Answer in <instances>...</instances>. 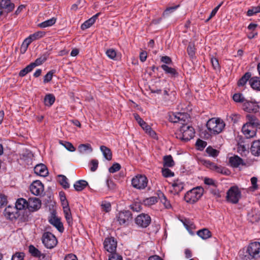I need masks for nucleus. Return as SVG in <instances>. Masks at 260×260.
<instances>
[{
    "label": "nucleus",
    "instance_id": "59",
    "mask_svg": "<svg viewBox=\"0 0 260 260\" xmlns=\"http://www.w3.org/2000/svg\"><path fill=\"white\" fill-rule=\"evenodd\" d=\"M106 54L110 59H114L116 57V52L113 49H109L106 51Z\"/></svg>",
    "mask_w": 260,
    "mask_h": 260
},
{
    "label": "nucleus",
    "instance_id": "6",
    "mask_svg": "<svg viewBox=\"0 0 260 260\" xmlns=\"http://www.w3.org/2000/svg\"><path fill=\"white\" fill-rule=\"evenodd\" d=\"M42 242L44 246L49 249L54 248L57 244L55 236L50 232H45L42 236Z\"/></svg>",
    "mask_w": 260,
    "mask_h": 260
},
{
    "label": "nucleus",
    "instance_id": "27",
    "mask_svg": "<svg viewBox=\"0 0 260 260\" xmlns=\"http://www.w3.org/2000/svg\"><path fill=\"white\" fill-rule=\"evenodd\" d=\"M63 210L65 218L68 224L71 225L73 223V219L69 206H64L63 207Z\"/></svg>",
    "mask_w": 260,
    "mask_h": 260
},
{
    "label": "nucleus",
    "instance_id": "53",
    "mask_svg": "<svg viewBox=\"0 0 260 260\" xmlns=\"http://www.w3.org/2000/svg\"><path fill=\"white\" fill-rule=\"evenodd\" d=\"M131 209L136 212H140L141 211V204L139 202H134L131 205Z\"/></svg>",
    "mask_w": 260,
    "mask_h": 260
},
{
    "label": "nucleus",
    "instance_id": "22",
    "mask_svg": "<svg viewBox=\"0 0 260 260\" xmlns=\"http://www.w3.org/2000/svg\"><path fill=\"white\" fill-rule=\"evenodd\" d=\"M78 151L81 154H87L92 152L93 149L90 144H82L79 145Z\"/></svg>",
    "mask_w": 260,
    "mask_h": 260
},
{
    "label": "nucleus",
    "instance_id": "14",
    "mask_svg": "<svg viewBox=\"0 0 260 260\" xmlns=\"http://www.w3.org/2000/svg\"><path fill=\"white\" fill-rule=\"evenodd\" d=\"M4 215L7 218L11 220L16 219L19 216L18 212L14 206H8L4 211Z\"/></svg>",
    "mask_w": 260,
    "mask_h": 260
},
{
    "label": "nucleus",
    "instance_id": "29",
    "mask_svg": "<svg viewBox=\"0 0 260 260\" xmlns=\"http://www.w3.org/2000/svg\"><path fill=\"white\" fill-rule=\"evenodd\" d=\"M15 207L17 211L27 208V201L23 198L18 199L16 202Z\"/></svg>",
    "mask_w": 260,
    "mask_h": 260
},
{
    "label": "nucleus",
    "instance_id": "55",
    "mask_svg": "<svg viewBox=\"0 0 260 260\" xmlns=\"http://www.w3.org/2000/svg\"><path fill=\"white\" fill-rule=\"evenodd\" d=\"M196 146L198 147L199 150H202L205 148V147L207 145V142L202 140L201 139H198L196 142Z\"/></svg>",
    "mask_w": 260,
    "mask_h": 260
},
{
    "label": "nucleus",
    "instance_id": "35",
    "mask_svg": "<svg viewBox=\"0 0 260 260\" xmlns=\"http://www.w3.org/2000/svg\"><path fill=\"white\" fill-rule=\"evenodd\" d=\"M175 163L171 155H166L164 157V166L166 167H172Z\"/></svg>",
    "mask_w": 260,
    "mask_h": 260
},
{
    "label": "nucleus",
    "instance_id": "50",
    "mask_svg": "<svg viewBox=\"0 0 260 260\" xmlns=\"http://www.w3.org/2000/svg\"><path fill=\"white\" fill-rule=\"evenodd\" d=\"M206 152L209 156L216 157L218 155L219 152L211 147H208L206 149Z\"/></svg>",
    "mask_w": 260,
    "mask_h": 260
},
{
    "label": "nucleus",
    "instance_id": "7",
    "mask_svg": "<svg viewBox=\"0 0 260 260\" xmlns=\"http://www.w3.org/2000/svg\"><path fill=\"white\" fill-rule=\"evenodd\" d=\"M148 179L146 176L138 175L134 177L132 180L133 186L138 189H144L147 186Z\"/></svg>",
    "mask_w": 260,
    "mask_h": 260
},
{
    "label": "nucleus",
    "instance_id": "43",
    "mask_svg": "<svg viewBox=\"0 0 260 260\" xmlns=\"http://www.w3.org/2000/svg\"><path fill=\"white\" fill-rule=\"evenodd\" d=\"M142 128L146 131V133H148L150 136L154 138L156 136V134L154 131L152 129L149 125H148L146 122L145 124L141 126Z\"/></svg>",
    "mask_w": 260,
    "mask_h": 260
},
{
    "label": "nucleus",
    "instance_id": "33",
    "mask_svg": "<svg viewBox=\"0 0 260 260\" xmlns=\"http://www.w3.org/2000/svg\"><path fill=\"white\" fill-rule=\"evenodd\" d=\"M88 185L87 181L84 180L77 181L74 184V187L76 191H80L84 189Z\"/></svg>",
    "mask_w": 260,
    "mask_h": 260
},
{
    "label": "nucleus",
    "instance_id": "4",
    "mask_svg": "<svg viewBox=\"0 0 260 260\" xmlns=\"http://www.w3.org/2000/svg\"><path fill=\"white\" fill-rule=\"evenodd\" d=\"M194 128L189 125H182L180 127V133L176 134V137L182 141H188L193 138Z\"/></svg>",
    "mask_w": 260,
    "mask_h": 260
},
{
    "label": "nucleus",
    "instance_id": "8",
    "mask_svg": "<svg viewBox=\"0 0 260 260\" xmlns=\"http://www.w3.org/2000/svg\"><path fill=\"white\" fill-rule=\"evenodd\" d=\"M189 115L186 113L178 112L170 116L171 121L174 123L180 122L182 125H187L185 123L189 120Z\"/></svg>",
    "mask_w": 260,
    "mask_h": 260
},
{
    "label": "nucleus",
    "instance_id": "5",
    "mask_svg": "<svg viewBox=\"0 0 260 260\" xmlns=\"http://www.w3.org/2000/svg\"><path fill=\"white\" fill-rule=\"evenodd\" d=\"M241 193L237 186H232L226 192V200L231 203L237 204L241 198Z\"/></svg>",
    "mask_w": 260,
    "mask_h": 260
},
{
    "label": "nucleus",
    "instance_id": "58",
    "mask_svg": "<svg viewBox=\"0 0 260 260\" xmlns=\"http://www.w3.org/2000/svg\"><path fill=\"white\" fill-rule=\"evenodd\" d=\"M99 161L96 159H92L90 162V171L91 172L95 171L98 168Z\"/></svg>",
    "mask_w": 260,
    "mask_h": 260
},
{
    "label": "nucleus",
    "instance_id": "42",
    "mask_svg": "<svg viewBox=\"0 0 260 260\" xmlns=\"http://www.w3.org/2000/svg\"><path fill=\"white\" fill-rule=\"evenodd\" d=\"M260 12V6L252 7L247 12V15L248 16H253L258 13Z\"/></svg>",
    "mask_w": 260,
    "mask_h": 260
},
{
    "label": "nucleus",
    "instance_id": "28",
    "mask_svg": "<svg viewBox=\"0 0 260 260\" xmlns=\"http://www.w3.org/2000/svg\"><path fill=\"white\" fill-rule=\"evenodd\" d=\"M100 150L104 158L107 160H111L112 158V153L111 150L105 146H101Z\"/></svg>",
    "mask_w": 260,
    "mask_h": 260
},
{
    "label": "nucleus",
    "instance_id": "32",
    "mask_svg": "<svg viewBox=\"0 0 260 260\" xmlns=\"http://www.w3.org/2000/svg\"><path fill=\"white\" fill-rule=\"evenodd\" d=\"M45 35V32L43 31H39L34 33L29 36L26 39L30 41V42L31 43L32 41L35 40H38L40 38H43Z\"/></svg>",
    "mask_w": 260,
    "mask_h": 260
},
{
    "label": "nucleus",
    "instance_id": "52",
    "mask_svg": "<svg viewBox=\"0 0 260 260\" xmlns=\"http://www.w3.org/2000/svg\"><path fill=\"white\" fill-rule=\"evenodd\" d=\"M24 253L22 252H17L14 254L11 260H24Z\"/></svg>",
    "mask_w": 260,
    "mask_h": 260
},
{
    "label": "nucleus",
    "instance_id": "51",
    "mask_svg": "<svg viewBox=\"0 0 260 260\" xmlns=\"http://www.w3.org/2000/svg\"><path fill=\"white\" fill-rule=\"evenodd\" d=\"M55 70H51L48 72L44 77V83H46L50 82L52 80L53 75L55 73Z\"/></svg>",
    "mask_w": 260,
    "mask_h": 260
},
{
    "label": "nucleus",
    "instance_id": "64",
    "mask_svg": "<svg viewBox=\"0 0 260 260\" xmlns=\"http://www.w3.org/2000/svg\"><path fill=\"white\" fill-rule=\"evenodd\" d=\"M134 117L139 125L141 126L145 124V122L137 114H134Z\"/></svg>",
    "mask_w": 260,
    "mask_h": 260
},
{
    "label": "nucleus",
    "instance_id": "16",
    "mask_svg": "<svg viewBox=\"0 0 260 260\" xmlns=\"http://www.w3.org/2000/svg\"><path fill=\"white\" fill-rule=\"evenodd\" d=\"M256 129L245 123L242 127V131L247 138H250L255 136Z\"/></svg>",
    "mask_w": 260,
    "mask_h": 260
},
{
    "label": "nucleus",
    "instance_id": "13",
    "mask_svg": "<svg viewBox=\"0 0 260 260\" xmlns=\"http://www.w3.org/2000/svg\"><path fill=\"white\" fill-rule=\"evenodd\" d=\"M104 246L106 250L112 253L116 249L117 242L113 237L107 238L104 241Z\"/></svg>",
    "mask_w": 260,
    "mask_h": 260
},
{
    "label": "nucleus",
    "instance_id": "44",
    "mask_svg": "<svg viewBox=\"0 0 260 260\" xmlns=\"http://www.w3.org/2000/svg\"><path fill=\"white\" fill-rule=\"evenodd\" d=\"M160 202L164 205L166 208L170 209L171 208V205L170 202L167 200L166 197L163 194H161V196L159 197Z\"/></svg>",
    "mask_w": 260,
    "mask_h": 260
},
{
    "label": "nucleus",
    "instance_id": "26",
    "mask_svg": "<svg viewBox=\"0 0 260 260\" xmlns=\"http://www.w3.org/2000/svg\"><path fill=\"white\" fill-rule=\"evenodd\" d=\"M249 84L252 88L260 91V78L253 77L249 80Z\"/></svg>",
    "mask_w": 260,
    "mask_h": 260
},
{
    "label": "nucleus",
    "instance_id": "1",
    "mask_svg": "<svg viewBox=\"0 0 260 260\" xmlns=\"http://www.w3.org/2000/svg\"><path fill=\"white\" fill-rule=\"evenodd\" d=\"M206 126L211 134L217 135L223 131L225 123L220 118H212L207 122Z\"/></svg>",
    "mask_w": 260,
    "mask_h": 260
},
{
    "label": "nucleus",
    "instance_id": "3",
    "mask_svg": "<svg viewBox=\"0 0 260 260\" xmlns=\"http://www.w3.org/2000/svg\"><path fill=\"white\" fill-rule=\"evenodd\" d=\"M204 189L201 187H197L187 191L184 196L185 201L188 203L193 204L203 196Z\"/></svg>",
    "mask_w": 260,
    "mask_h": 260
},
{
    "label": "nucleus",
    "instance_id": "15",
    "mask_svg": "<svg viewBox=\"0 0 260 260\" xmlns=\"http://www.w3.org/2000/svg\"><path fill=\"white\" fill-rule=\"evenodd\" d=\"M41 201L37 198H30L27 201V209L30 211H35L40 208Z\"/></svg>",
    "mask_w": 260,
    "mask_h": 260
},
{
    "label": "nucleus",
    "instance_id": "41",
    "mask_svg": "<svg viewBox=\"0 0 260 260\" xmlns=\"http://www.w3.org/2000/svg\"><path fill=\"white\" fill-rule=\"evenodd\" d=\"M157 202V198L156 197H151L147 198L143 201L145 205L151 206Z\"/></svg>",
    "mask_w": 260,
    "mask_h": 260
},
{
    "label": "nucleus",
    "instance_id": "20",
    "mask_svg": "<svg viewBox=\"0 0 260 260\" xmlns=\"http://www.w3.org/2000/svg\"><path fill=\"white\" fill-rule=\"evenodd\" d=\"M0 6L7 13L12 11L14 8V4L10 0H0Z\"/></svg>",
    "mask_w": 260,
    "mask_h": 260
},
{
    "label": "nucleus",
    "instance_id": "49",
    "mask_svg": "<svg viewBox=\"0 0 260 260\" xmlns=\"http://www.w3.org/2000/svg\"><path fill=\"white\" fill-rule=\"evenodd\" d=\"M162 176L166 178L174 176V173L168 168H162L161 170Z\"/></svg>",
    "mask_w": 260,
    "mask_h": 260
},
{
    "label": "nucleus",
    "instance_id": "2",
    "mask_svg": "<svg viewBox=\"0 0 260 260\" xmlns=\"http://www.w3.org/2000/svg\"><path fill=\"white\" fill-rule=\"evenodd\" d=\"M246 253L241 256L242 260H251L260 257V243L253 242L250 243L247 247Z\"/></svg>",
    "mask_w": 260,
    "mask_h": 260
},
{
    "label": "nucleus",
    "instance_id": "34",
    "mask_svg": "<svg viewBox=\"0 0 260 260\" xmlns=\"http://www.w3.org/2000/svg\"><path fill=\"white\" fill-rule=\"evenodd\" d=\"M197 235L204 240L207 239L211 237V232L207 229H203L198 231Z\"/></svg>",
    "mask_w": 260,
    "mask_h": 260
},
{
    "label": "nucleus",
    "instance_id": "54",
    "mask_svg": "<svg viewBox=\"0 0 260 260\" xmlns=\"http://www.w3.org/2000/svg\"><path fill=\"white\" fill-rule=\"evenodd\" d=\"M101 207L102 210L106 212H109L111 209V204L106 201H104L102 203Z\"/></svg>",
    "mask_w": 260,
    "mask_h": 260
},
{
    "label": "nucleus",
    "instance_id": "48",
    "mask_svg": "<svg viewBox=\"0 0 260 260\" xmlns=\"http://www.w3.org/2000/svg\"><path fill=\"white\" fill-rule=\"evenodd\" d=\"M31 43L26 38L24 40L20 47V52L22 54L24 53Z\"/></svg>",
    "mask_w": 260,
    "mask_h": 260
},
{
    "label": "nucleus",
    "instance_id": "47",
    "mask_svg": "<svg viewBox=\"0 0 260 260\" xmlns=\"http://www.w3.org/2000/svg\"><path fill=\"white\" fill-rule=\"evenodd\" d=\"M238 152L242 156L246 155L247 154L249 153V151L247 150V147L245 145L242 144H240L238 145Z\"/></svg>",
    "mask_w": 260,
    "mask_h": 260
},
{
    "label": "nucleus",
    "instance_id": "17",
    "mask_svg": "<svg viewBox=\"0 0 260 260\" xmlns=\"http://www.w3.org/2000/svg\"><path fill=\"white\" fill-rule=\"evenodd\" d=\"M246 119L247 121L246 124H248V125L254 128L260 129V121L255 116L247 114L246 115Z\"/></svg>",
    "mask_w": 260,
    "mask_h": 260
},
{
    "label": "nucleus",
    "instance_id": "23",
    "mask_svg": "<svg viewBox=\"0 0 260 260\" xmlns=\"http://www.w3.org/2000/svg\"><path fill=\"white\" fill-rule=\"evenodd\" d=\"M172 191L174 194H178L183 189L184 186L182 182L176 180L174 181L172 184Z\"/></svg>",
    "mask_w": 260,
    "mask_h": 260
},
{
    "label": "nucleus",
    "instance_id": "25",
    "mask_svg": "<svg viewBox=\"0 0 260 260\" xmlns=\"http://www.w3.org/2000/svg\"><path fill=\"white\" fill-rule=\"evenodd\" d=\"M160 67L166 74L169 75L171 77H175L178 75V73L174 68L166 64H162Z\"/></svg>",
    "mask_w": 260,
    "mask_h": 260
},
{
    "label": "nucleus",
    "instance_id": "63",
    "mask_svg": "<svg viewBox=\"0 0 260 260\" xmlns=\"http://www.w3.org/2000/svg\"><path fill=\"white\" fill-rule=\"evenodd\" d=\"M187 51L189 56L190 57H193L195 54L194 48L193 46L191 45H189L187 47Z\"/></svg>",
    "mask_w": 260,
    "mask_h": 260
},
{
    "label": "nucleus",
    "instance_id": "12",
    "mask_svg": "<svg viewBox=\"0 0 260 260\" xmlns=\"http://www.w3.org/2000/svg\"><path fill=\"white\" fill-rule=\"evenodd\" d=\"M30 190L33 194L40 196L44 191V185L40 181H35L30 185Z\"/></svg>",
    "mask_w": 260,
    "mask_h": 260
},
{
    "label": "nucleus",
    "instance_id": "57",
    "mask_svg": "<svg viewBox=\"0 0 260 260\" xmlns=\"http://www.w3.org/2000/svg\"><path fill=\"white\" fill-rule=\"evenodd\" d=\"M211 62L213 69L215 70L218 71L220 70V66L218 62V60L216 58L212 57L211 58Z\"/></svg>",
    "mask_w": 260,
    "mask_h": 260
},
{
    "label": "nucleus",
    "instance_id": "19",
    "mask_svg": "<svg viewBox=\"0 0 260 260\" xmlns=\"http://www.w3.org/2000/svg\"><path fill=\"white\" fill-rule=\"evenodd\" d=\"M50 224L55 227L59 232H63L64 230L63 226L60 220L55 216H52L49 219Z\"/></svg>",
    "mask_w": 260,
    "mask_h": 260
},
{
    "label": "nucleus",
    "instance_id": "24",
    "mask_svg": "<svg viewBox=\"0 0 260 260\" xmlns=\"http://www.w3.org/2000/svg\"><path fill=\"white\" fill-rule=\"evenodd\" d=\"M250 150L251 153L254 155L258 156L260 155V141L256 140L252 143Z\"/></svg>",
    "mask_w": 260,
    "mask_h": 260
},
{
    "label": "nucleus",
    "instance_id": "40",
    "mask_svg": "<svg viewBox=\"0 0 260 260\" xmlns=\"http://www.w3.org/2000/svg\"><path fill=\"white\" fill-rule=\"evenodd\" d=\"M29 252L34 256L36 257H40L41 255V252L33 245L29 246Z\"/></svg>",
    "mask_w": 260,
    "mask_h": 260
},
{
    "label": "nucleus",
    "instance_id": "9",
    "mask_svg": "<svg viewBox=\"0 0 260 260\" xmlns=\"http://www.w3.org/2000/svg\"><path fill=\"white\" fill-rule=\"evenodd\" d=\"M242 109L247 112L256 113L259 111V106L255 101H248L246 100L242 105Z\"/></svg>",
    "mask_w": 260,
    "mask_h": 260
},
{
    "label": "nucleus",
    "instance_id": "62",
    "mask_svg": "<svg viewBox=\"0 0 260 260\" xmlns=\"http://www.w3.org/2000/svg\"><path fill=\"white\" fill-rule=\"evenodd\" d=\"M160 61L163 62L164 64L170 65L172 63V60L171 58L168 56H162L160 58Z\"/></svg>",
    "mask_w": 260,
    "mask_h": 260
},
{
    "label": "nucleus",
    "instance_id": "31",
    "mask_svg": "<svg viewBox=\"0 0 260 260\" xmlns=\"http://www.w3.org/2000/svg\"><path fill=\"white\" fill-rule=\"evenodd\" d=\"M55 96L51 93L47 94L44 98V102L46 106L51 107L55 102Z\"/></svg>",
    "mask_w": 260,
    "mask_h": 260
},
{
    "label": "nucleus",
    "instance_id": "11",
    "mask_svg": "<svg viewBox=\"0 0 260 260\" xmlns=\"http://www.w3.org/2000/svg\"><path fill=\"white\" fill-rule=\"evenodd\" d=\"M131 219V214L128 211H121L118 213L116 216V220L120 225L127 224Z\"/></svg>",
    "mask_w": 260,
    "mask_h": 260
},
{
    "label": "nucleus",
    "instance_id": "56",
    "mask_svg": "<svg viewBox=\"0 0 260 260\" xmlns=\"http://www.w3.org/2000/svg\"><path fill=\"white\" fill-rule=\"evenodd\" d=\"M223 4V2L220 3L217 6H216L211 12L209 18L206 20V22L209 21L213 16H214L220 7Z\"/></svg>",
    "mask_w": 260,
    "mask_h": 260
},
{
    "label": "nucleus",
    "instance_id": "37",
    "mask_svg": "<svg viewBox=\"0 0 260 260\" xmlns=\"http://www.w3.org/2000/svg\"><path fill=\"white\" fill-rule=\"evenodd\" d=\"M251 74L249 72L246 73L239 80L238 85L244 86L247 82L250 79Z\"/></svg>",
    "mask_w": 260,
    "mask_h": 260
},
{
    "label": "nucleus",
    "instance_id": "38",
    "mask_svg": "<svg viewBox=\"0 0 260 260\" xmlns=\"http://www.w3.org/2000/svg\"><path fill=\"white\" fill-rule=\"evenodd\" d=\"M233 100L236 103H242V105L246 101L243 94L241 93H236L233 96Z\"/></svg>",
    "mask_w": 260,
    "mask_h": 260
},
{
    "label": "nucleus",
    "instance_id": "21",
    "mask_svg": "<svg viewBox=\"0 0 260 260\" xmlns=\"http://www.w3.org/2000/svg\"><path fill=\"white\" fill-rule=\"evenodd\" d=\"M100 14V13H98L90 18L85 21L81 26V29L85 30L90 27L92 24L94 23L96 19L98 18Z\"/></svg>",
    "mask_w": 260,
    "mask_h": 260
},
{
    "label": "nucleus",
    "instance_id": "61",
    "mask_svg": "<svg viewBox=\"0 0 260 260\" xmlns=\"http://www.w3.org/2000/svg\"><path fill=\"white\" fill-rule=\"evenodd\" d=\"M106 185L109 190H113L116 188V184L113 180L110 179H107L106 180Z\"/></svg>",
    "mask_w": 260,
    "mask_h": 260
},
{
    "label": "nucleus",
    "instance_id": "30",
    "mask_svg": "<svg viewBox=\"0 0 260 260\" xmlns=\"http://www.w3.org/2000/svg\"><path fill=\"white\" fill-rule=\"evenodd\" d=\"M229 162L231 166L237 168L243 163V160L237 155L231 157L229 159Z\"/></svg>",
    "mask_w": 260,
    "mask_h": 260
},
{
    "label": "nucleus",
    "instance_id": "36",
    "mask_svg": "<svg viewBox=\"0 0 260 260\" xmlns=\"http://www.w3.org/2000/svg\"><path fill=\"white\" fill-rule=\"evenodd\" d=\"M56 19L54 17H52L39 24L38 26L41 28H45L47 27L51 26L56 22Z\"/></svg>",
    "mask_w": 260,
    "mask_h": 260
},
{
    "label": "nucleus",
    "instance_id": "45",
    "mask_svg": "<svg viewBox=\"0 0 260 260\" xmlns=\"http://www.w3.org/2000/svg\"><path fill=\"white\" fill-rule=\"evenodd\" d=\"M47 57L48 55L46 54H43L41 57L36 59L35 61L33 62V63L35 65L36 67L40 66L47 60Z\"/></svg>",
    "mask_w": 260,
    "mask_h": 260
},
{
    "label": "nucleus",
    "instance_id": "60",
    "mask_svg": "<svg viewBox=\"0 0 260 260\" xmlns=\"http://www.w3.org/2000/svg\"><path fill=\"white\" fill-rule=\"evenodd\" d=\"M121 168L120 164L118 163H114L109 169V171L111 173H114L118 171Z\"/></svg>",
    "mask_w": 260,
    "mask_h": 260
},
{
    "label": "nucleus",
    "instance_id": "18",
    "mask_svg": "<svg viewBox=\"0 0 260 260\" xmlns=\"http://www.w3.org/2000/svg\"><path fill=\"white\" fill-rule=\"evenodd\" d=\"M34 172L37 175L46 177L48 174L46 166L42 164L36 165L34 168Z\"/></svg>",
    "mask_w": 260,
    "mask_h": 260
},
{
    "label": "nucleus",
    "instance_id": "39",
    "mask_svg": "<svg viewBox=\"0 0 260 260\" xmlns=\"http://www.w3.org/2000/svg\"><path fill=\"white\" fill-rule=\"evenodd\" d=\"M59 182L60 185L64 188L67 189L70 187V184L68 183V178L64 175L58 176Z\"/></svg>",
    "mask_w": 260,
    "mask_h": 260
},
{
    "label": "nucleus",
    "instance_id": "46",
    "mask_svg": "<svg viewBox=\"0 0 260 260\" xmlns=\"http://www.w3.org/2000/svg\"><path fill=\"white\" fill-rule=\"evenodd\" d=\"M60 144H61L68 151L70 152H74L76 150L75 147L70 142L66 141L60 142Z\"/></svg>",
    "mask_w": 260,
    "mask_h": 260
},
{
    "label": "nucleus",
    "instance_id": "10",
    "mask_svg": "<svg viewBox=\"0 0 260 260\" xmlns=\"http://www.w3.org/2000/svg\"><path fill=\"white\" fill-rule=\"evenodd\" d=\"M135 222L140 227L146 228L151 222V218L148 214L142 213L137 216Z\"/></svg>",
    "mask_w": 260,
    "mask_h": 260
}]
</instances>
